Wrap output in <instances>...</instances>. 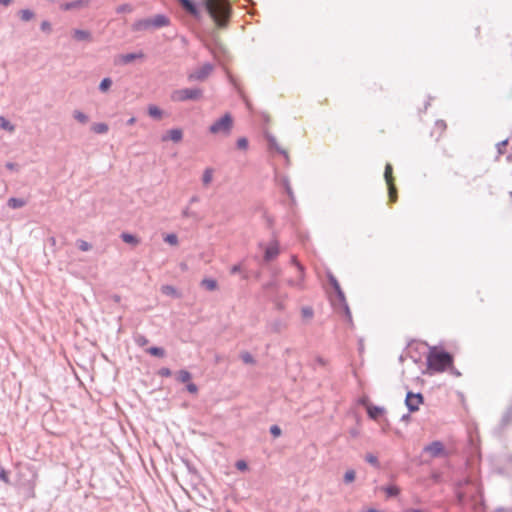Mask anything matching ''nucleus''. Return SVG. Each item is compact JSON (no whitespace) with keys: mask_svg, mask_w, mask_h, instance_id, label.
<instances>
[{"mask_svg":"<svg viewBox=\"0 0 512 512\" xmlns=\"http://www.w3.org/2000/svg\"><path fill=\"white\" fill-rule=\"evenodd\" d=\"M453 366V356L433 347L427 355V368L434 373H442Z\"/></svg>","mask_w":512,"mask_h":512,"instance_id":"f257e3e1","label":"nucleus"},{"mask_svg":"<svg viewBox=\"0 0 512 512\" xmlns=\"http://www.w3.org/2000/svg\"><path fill=\"white\" fill-rule=\"evenodd\" d=\"M206 9L218 27H225L230 16L228 0H205Z\"/></svg>","mask_w":512,"mask_h":512,"instance_id":"f03ea898","label":"nucleus"},{"mask_svg":"<svg viewBox=\"0 0 512 512\" xmlns=\"http://www.w3.org/2000/svg\"><path fill=\"white\" fill-rule=\"evenodd\" d=\"M168 24H169V20L167 17H165L164 15H156L153 18L137 21L133 25V28L136 31H140V30H147L150 28H160L163 26H167Z\"/></svg>","mask_w":512,"mask_h":512,"instance_id":"7ed1b4c3","label":"nucleus"},{"mask_svg":"<svg viewBox=\"0 0 512 512\" xmlns=\"http://www.w3.org/2000/svg\"><path fill=\"white\" fill-rule=\"evenodd\" d=\"M232 127L233 119L229 113H226L210 126L209 131L212 134L229 135Z\"/></svg>","mask_w":512,"mask_h":512,"instance_id":"20e7f679","label":"nucleus"},{"mask_svg":"<svg viewBox=\"0 0 512 512\" xmlns=\"http://www.w3.org/2000/svg\"><path fill=\"white\" fill-rule=\"evenodd\" d=\"M202 97V90L201 89H190V88H184L175 90L171 94V99L175 102H183L187 100H198Z\"/></svg>","mask_w":512,"mask_h":512,"instance_id":"39448f33","label":"nucleus"},{"mask_svg":"<svg viewBox=\"0 0 512 512\" xmlns=\"http://www.w3.org/2000/svg\"><path fill=\"white\" fill-rule=\"evenodd\" d=\"M386 186L388 188L389 201L394 203L397 200V189L392 175V167L386 164Z\"/></svg>","mask_w":512,"mask_h":512,"instance_id":"423d86ee","label":"nucleus"},{"mask_svg":"<svg viewBox=\"0 0 512 512\" xmlns=\"http://www.w3.org/2000/svg\"><path fill=\"white\" fill-rule=\"evenodd\" d=\"M423 401V397L421 394L408 393L406 396V405L410 411L418 410L420 404Z\"/></svg>","mask_w":512,"mask_h":512,"instance_id":"0eeeda50","label":"nucleus"},{"mask_svg":"<svg viewBox=\"0 0 512 512\" xmlns=\"http://www.w3.org/2000/svg\"><path fill=\"white\" fill-rule=\"evenodd\" d=\"M331 283H332V285H333V287H334V289H335V291L337 293V298H338L339 304L342 306L345 314L347 316H350L349 307H348V305L346 303V299H345L344 293L341 290L339 283L334 278L331 279Z\"/></svg>","mask_w":512,"mask_h":512,"instance_id":"6e6552de","label":"nucleus"},{"mask_svg":"<svg viewBox=\"0 0 512 512\" xmlns=\"http://www.w3.org/2000/svg\"><path fill=\"white\" fill-rule=\"evenodd\" d=\"M213 67L210 64L203 65L197 71L189 75L190 80H204L212 71Z\"/></svg>","mask_w":512,"mask_h":512,"instance_id":"1a4fd4ad","label":"nucleus"},{"mask_svg":"<svg viewBox=\"0 0 512 512\" xmlns=\"http://www.w3.org/2000/svg\"><path fill=\"white\" fill-rule=\"evenodd\" d=\"M447 124L443 120H437L431 131V135L435 137V140H439L445 133Z\"/></svg>","mask_w":512,"mask_h":512,"instance_id":"9d476101","label":"nucleus"},{"mask_svg":"<svg viewBox=\"0 0 512 512\" xmlns=\"http://www.w3.org/2000/svg\"><path fill=\"white\" fill-rule=\"evenodd\" d=\"M430 456L438 457L444 453V446L441 442H433L424 449Z\"/></svg>","mask_w":512,"mask_h":512,"instance_id":"9b49d317","label":"nucleus"},{"mask_svg":"<svg viewBox=\"0 0 512 512\" xmlns=\"http://www.w3.org/2000/svg\"><path fill=\"white\" fill-rule=\"evenodd\" d=\"M90 0H75L68 3H64L60 6V8L64 11L81 9L87 7Z\"/></svg>","mask_w":512,"mask_h":512,"instance_id":"f8f14e48","label":"nucleus"},{"mask_svg":"<svg viewBox=\"0 0 512 512\" xmlns=\"http://www.w3.org/2000/svg\"><path fill=\"white\" fill-rule=\"evenodd\" d=\"M279 254V247L277 242L271 243L265 250L264 258L266 261H271Z\"/></svg>","mask_w":512,"mask_h":512,"instance_id":"ddd939ff","label":"nucleus"},{"mask_svg":"<svg viewBox=\"0 0 512 512\" xmlns=\"http://www.w3.org/2000/svg\"><path fill=\"white\" fill-rule=\"evenodd\" d=\"M183 133L180 129H171L167 132L166 136H163L162 140L167 141L168 139L173 142H180L182 140Z\"/></svg>","mask_w":512,"mask_h":512,"instance_id":"4468645a","label":"nucleus"},{"mask_svg":"<svg viewBox=\"0 0 512 512\" xmlns=\"http://www.w3.org/2000/svg\"><path fill=\"white\" fill-rule=\"evenodd\" d=\"M366 410L371 419L377 420L383 414V409L380 407L373 406L371 404H366Z\"/></svg>","mask_w":512,"mask_h":512,"instance_id":"2eb2a0df","label":"nucleus"},{"mask_svg":"<svg viewBox=\"0 0 512 512\" xmlns=\"http://www.w3.org/2000/svg\"><path fill=\"white\" fill-rule=\"evenodd\" d=\"M73 37L78 41H88L91 38V35L88 31L85 30H75L73 32Z\"/></svg>","mask_w":512,"mask_h":512,"instance_id":"dca6fc26","label":"nucleus"},{"mask_svg":"<svg viewBox=\"0 0 512 512\" xmlns=\"http://www.w3.org/2000/svg\"><path fill=\"white\" fill-rule=\"evenodd\" d=\"M182 6L192 15H197V8L190 0H179Z\"/></svg>","mask_w":512,"mask_h":512,"instance_id":"f3484780","label":"nucleus"},{"mask_svg":"<svg viewBox=\"0 0 512 512\" xmlns=\"http://www.w3.org/2000/svg\"><path fill=\"white\" fill-rule=\"evenodd\" d=\"M108 129V125L105 123H95L91 126V130L96 134H104Z\"/></svg>","mask_w":512,"mask_h":512,"instance_id":"a211bd4d","label":"nucleus"},{"mask_svg":"<svg viewBox=\"0 0 512 512\" xmlns=\"http://www.w3.org/2000/svg\"><path fill=\"white\" fill-rule=\"evenodd\" d=\"M176 377L181 383H188L191 380V374L187 370H180Z\"/></svg>","mask_w":512,"mask_h":512,"instance_id":"6ab92c4d","label":"nucleus"},{"mask_svg":"<svg viewBox=\"0 0 512 512\" xmlns=\"http://www.w3.org/2000/svg\"><path fill=\"white\" fill-rule=\"evenodd\" d=\"M25 205V201L20 198H10L8 200V206L13 209L21 208Z\"/></svg>","mask_w":512,"mask_h":512,"instance_id":"aec40b11","label":"nucleus"},{"mask_svg":"<svg viewBox=\"0 0 512 512\" xmlns=\"http://www.w3.org/2000/svg\"><path fill=\"white\" fill-rule=\"evenodd\" d=\"M201 284L210 291L217 289V282L214 279L205 278L202 280Z\"/></svg>","mask_w":512,"mask_h":512,"instance_id":"412c9836","label":"nucleus"},{"mask_svg":"<svg viewBox=\"0 0 512 512\" xmlns=\"http://www.w3.org/2000/svg\"><path fill=\"white\" fill-rule=\"evenodd\" d=\"M213 179V170L211 168L205 169L202 177L203 184L208 186Z\"/></svg>","mask_w":512,"mask_h":512,"instance_id":"4be33fe9","label":"nucleus"},{"mask_svg":"<svg viewBox=\"0 0 512 512\" xmlns=\"http://www.w3.org/2000/svg\"><path fill=\"white\" fill-rule=\"evenodd\" d=\"M121 238L122 240L125 242V243H128V244H132V245H137L139 244V240L132 234H129V233H123L121 235Z\"/></svg>","mask_w":512,"mask_h":512,"instance_id":"5701e85b","label":"nucleus"},{"mask_svg":"<svg viewBox=\"0 0 512 512\" xmlns=\"http://www.w3.org/2000/svg\"><path fill=\"white\" fill-rule=\"evenodd\" d=\"M19 16L23 21H30L34 18V13L29 9H23L19 11Z\"/></svg>","mask_w":512,"mask_h":512,"instance_id":"b1692460","label":"nucleus"},{"mask_svg":"<svg viewBox=\"0 0 512 512\" xmlns=\"http://www.w3.org/2000/svg\"><path fill=\"white\" fill-rule=\"evenodd\" d=\"M0 127L9 132H13L15 130L14 125H12L7 119L0 116Z\"/></svg>","mask_w":512,"mask_h":512,"instance_id":"393cba45","label":"nucleus"},{"mask_svg":"<svg viewBox=\"0 0 512 512\" xmlns=\"http://www.w3.org/2000/svg\"><path fill=\"white\" fill-rule=\"evenodd\" d=\"M147 352L152 355V356H156V357H163L165 355V351L163 348H159V347H151L147 350Z\"/></svg>","mask_w":512,"mask_h":512,"instance_id":"a878e982","label":"nucleus"},{"mask_svg":"<svg viewBox=\"0 0 512 512\" xmlns=\"http://www.w3.org/2000/svg\"><path fill=\"white\" fill-rule=\"evenodd\" d=\"M161 291L165 295H171V296H176L177 295L176 289L173 286H171V285H164V286H162Z\"/></svg>","mask_w":512,"mask_h":512,"instance_id":"bb28decb","label":"nucleus"},{"mask_svg":"<svg viewBox=\"0 0 512 512\" xmlns=\"http://www.w3.org/2000/svg\"><path fill=\"white\" fill-rule=\"evenodd\" d=\"M313 314V309L311 307H303L301 309V315L306 320H310L313 317Z\"/></svg>","mask_w":512,"mask_h":512,"instance_id":"cd10ccee","label":"nucleus"},{"mask_svg":"<svg viewBox=\"0 0 512 512\" xmlns=\"http://www.w3.org/2000/svg\"><path fill=\"white\" fill-rule=\"evenodd\" d=\"M134 340H135V343L141 347L146 346L149 342L148 339L144 335H141V334H137L134 337Z\"/></svg>","mask_w":512,"mask_h":512,"instance_id":"c85d7f7f","label":"nucleus"},{"mask_svg":"<svg viewBox=\"0 0 512 512\" xmlns=\"http://www.w3.org/2000/svg\"><path fill=\"white\" fill-rule=\"evenodd\" d=\"M74 118L80 122V123H87L88 121V117L87 115H85L83 112L81 111H74V114H73Z\"/></svg>","mask_w":512,"mask_h":512,"instance_id":"c756f323","label":"nucleus"},{"mask_svg":"<svg viewBox=\"0 0 512 512\" xmlns=\"http://www.w3.org/2000/svg\"><path fill=\"white\" fill-rule=\"evenodd\" d=\"M165 242L172 246H176L178 244V237L175 234H168L164 238Z\"/></svg>","mask_w":512,"mask_h":512,"instance_id":"7c9ffc66","label":"nucleus"},{"mask_svg":"<svg viewBox=\"0 0 512 512\" xmlns=\"http://www.w3.org/2000/svg\"><path fill=\"white\" fill-rule=\"evenodd\" d=\"M148 113L151 117H154V118L161 117V110L156 106H150L148 109Z\"/></svg>","mask_w":512,"mask_h":512,"instance_id":"2f4dec72","label":"nucleus"},{"mask_svg":"<svg viewBox=\"0 0 512 512\" xmlns=\"http://www.w3.org/2000/svg\"><path fill=\"white\" fill-rule=\"evenodd\" d=\"M77 245L78 248L83 252L89 251L91 249V244L85 240H78Z\"/></svg>","mask_w":512,"mask_h":512,"instance_id":"473e14b6","label":"nucleus"},{"mask_svg":"<svg viewBox=\"0 0 512 512\" xmlns=\"http://www.w3.org/2000/svg\"><path fill=\"white\" fill-rule=\"evenodd\" d=\"M355 477H356L355 471L354 470H348V471H346V473L344 475V481L346 483H352L355 480Z\"/></svg>","mask_w":512,"mask_h":512,"instance_id":"72a5a7b5","label":"nucleus"},{"mask_svg":"<svg viewBox=\"0 0 512 512\" xmlns=\"http://www.w3.org/2000/svg\"><path fill=\"white\" fill-rule=\"evenodd\" d=\"M111 84H112V81L110 78H104L101 81L99 88L101 91L105 92L110 88Z\"/></svg>","mask_w":512,"mask_h":512,"instance_id":"f704fd0d","label":"nucleus"},{"mask_svg":"<svg viewBox=\"0 0 512 512\" xmlns=\"http://www.w3.org/2000/svg\"><path fill=\"white\" fill-rule=\"evenodd\" d=\"M138 57H141V55L126 54V55H123L121 57V60H122L123 63H130V62H132L133 60H135Z\"/></svg>","mask_w":512,"mask_h":512,"instance_id":"c9c22d12","label":"nucleus"},{"mask_svg":"<svg viewBox=\"0 0 512 512\" xmlns=\"http://www.w3.org/2000/svg\"><path fill=\"white\" fill-rule=\"evenodd\" d=\"M237 147L241 150H246L248 147V140L244 137L237 140Z\"/></svg>","mask_w":512,"mask_h":512,"instance_id":"e433bc0d","label":"nucleus"},{"mask_svg":"<svg viewBox=\"0 0 512 512\" xmlns=\"http://www.w3.org/2000/svg\"><path fill=\"white\" fill-rule=\"evenodd\" d=\"M399 494V488L396 486H391L386 488V496H396Z\"/></svg>","mask_w":512,"mask_h":512,"instance_id":"4c0bfd02","label":"nucleus"},{"mask_svg":"<svg viewBox=\"0 0 512 512\" xmlns=\"http://www.w3.org/2000/svg\"><path fill=\"white\" fill-rule=\"evenodd\" d=\"M366 461L372 465H379L378 459L373 454H367L365 457Z\"/></svg>","mask_w":512,"mask_h":512,"instance_id":"58836bf2","label":"nucleus"},{"mask_svg":"<svg viewBox=\"0 0 512 512\" xmlns=\"http://www.w3.org/2000/svg\"><path fill=\"white\" fill-rule=\"evenodd\" d=\"M131 11H132V7L129 4H124L117 8L118 13H125V12L129 13Z\"/></svg>","mask_w":512,"mask_h":512,"instance_id":"ea45409f","label":"nucleus"},{"mask_svg":"<svg viewBox=\"0 0 512 512\" xmlns=\"http://www.w3.org/2000/svg\"><path fill=\"white\" fill-rule=\"evenodd\" d=\"M171 370L169 368H161L159 371H158V375L161 376V377H169L171 376Z\"/></svg>","mask_w":512,"mask_h":512,"instance_id":"a19ab883","label":"nucleus"},{"mask_svg":"<svg viewBox=\"0 0 512 512\" xmlns=\"http://www.w3.org/2000/svg\"><path fill=\"white\" fill-rule=\"evenodd\" d=\"M236 467L238 470L245 471L247 470L248 466L247 463L243 460H239L236 462Z\"/></svg>","mask_w":512,"mask_h":512,"instance_id":"79ce46f5","label":"nucleus"},{"mask_svg":"<svg viewBox=\"0 0 512 512\" xmlns=\"http://www.w3.org/2000/svg\"><path fill=\"white\" fill-rule=\"evenodd\" d=\"M270 432L274 437H279L281 435V429L276 425L270 428Z\"/></svg>","mask_w":512,"mask_h":512,"instance_id":"37998d69","label":"nucleus"},{"mask_svg":"<svg viewBox=\"0 0 512 512\" xmlns=\"http://www.w3.org/2000/svg\"><path fill=\"white\" fill-rule=\"evenodd\" d=\"M187 390H188L190 393H192V394H196V393H197V391H198V388H197V386H196L194 383H192V382H188V383H187Z\"/></svg>","mask_w":512,"mask_h":512,"instance_id":"c03bdc74","label":"nucleus"},{"mask_svg":"<svg viewBox=\"0 0 512 512\" xmlns=\"http://www.w3.org/2000/svg\"><path fill=\"white\" fill-rule=\"evenodd\" d=\"M242 359L245 363H253V357L249 353H245L242 355Z\"/></svg>","mask_w":512,"mask_h":512,"instance_id":"a18cd8bd","label":"nucleus"},{"mask_svg":"<svg viewBox=\"0 0 512 512\" xmlns=\"http://www.w3.org/2000/svg\"><path fill=\"white\" fill-rule=\"evenodd\" d=\"M41 29H42L43 31H47V32H49V31L51 30V25H50V23H49V22H47V21H43V22L41 23Z\"/></svg>","mask_w":512,"mask_h":512,"instance_id":"49530a36","label":"nucleus"},{"mask_svg":"<svg viewBox=\"0 0 512 512\" xmlns=\"http://www.w3.org/2000/svg\"><path fill=\"white\" fill-rule=\"evenodd\" d=\"M240 271V266L239 265H234L232 268H231V273L232 274H235L237 272Z\"/></svg>","mask_w":512,"mask_h":512,"instance_id":"de8ad7c7","label":"nucleus"},{"mask_svg":"<svg viewBox=\"0 0 512 512\" xmlns=\"http://www.w3.org/2000/svg\"><path fill=\"white\" fill-rule=\"evenodd\" d=\"M0 478H1L4 482H6V483L8 482V477L6 476V474H5V472H4V471H2V472L0 473Z\"/></svg>","mask_w":512,"mask_h":512,"instance_id":"09e8293b","label":"nucleus"},{"mask_svg":"<svg viewBox=\"0 0 512 512\" xmlns=\"http://www.w3.org/2000/svg\"><path fill=\"white\" fill-rule=\"evenodd\" d=\"M135 122H136L135 117H131V118L127 121V124L131 126V125H134V124H135Z\"/></svg>","mask_w":512,"mask_h":512,"instance_id":"8fccbe9b","label":"nucleus"},{"mask_svg":"<svg viewBox=\"0 0 512 512\" xmlns=\"http://www.w3.org/2000/svg\"><path fill=\"white\" fill-rule=\"evenodd\" d=\"M11 3V0H0V4L4 6H8Z\"/></svg>","mask_w":512,"mask_h":512,"instance_id":"3c124183","label":"nucleus"},{"mask_svg":"<svg viewBox=\"0 0 512 512\" xmlns=\"http://www.w3.org/2000/svg\"><path fill=\"white\" fill-rule=\"evenodd\" d=\"M406 512H421L420 510H416V509H410V510H407Z\"/></svg>","mask_w":512,"mask_h":512,"instance_id":"603ef678","label":"nucleus"},{"mask_svg":"<svg viewBox=\"0 0 512 512\" xmlns=\"http://www.w3.org/2000/svg\"><path fill=\"white\" fill-rule=\"evenodd\" d=\"M364 512H377V511H376V510H374V509H367V510H365Z\"/></svg>","mask_w":512,"mask_h":512,"instance_id":"864d4df0","label":"nucleus"},{"mask_svg":"<svg viewBox=\"0 0 512 512\" xmlns=\"http://www.w3.org/2000/svg\"><path fill=\"white\" fill-rule=\"evenodd\" d=\"M297 268H298L299 274H301L302 273V268L300 266H297Z\"/></svg>","mask_w":512,"mask_h":512,"instance_id":"5fc2aeb1","label":"nucleus"}]
</instances>
